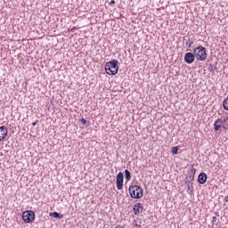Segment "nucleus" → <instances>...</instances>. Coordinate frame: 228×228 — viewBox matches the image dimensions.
<instances>
[{
  "instance_id": "1",
  "label": "nucleus",
  "mask_w": 228,
  "mask_h": 228,
  "mask_svg": "<svg viewBox=\"0 0 228 228\" xmlns=\"http://www.w3.org/2000/svg\"><path fill=\"white\" fill-rule=\"evenodd\" d=\"M195 174H197V169L195 167H191L189 171V175L185 178L187 193L190 195H193V191H195V187L193 186V181H195Z\"/></svg>"
},
{
  "instance_id": "2",
  "label": "nucleus",
  "mask_w": 228,
  "mask_h": 228,
  "mask_svg": "<svg viewBox=\"0 0 228 228\" xmlns=\"http://www.w3.org/2000/svg\"><path fill=\"white\" fill-rule=\"evenodd\" d=\"M105 72L109 76H115L118 74V61L112 59L105 64Z\"/></svg>"
},
{
  "instance_id": "3",
  "label": "nucleus",
  "mask_w": 228,
  "mask_h": 228,
  "mask_svg": "<svg viewBox=\"0 0 228 228\" xmlns=\"http://www.w3.org/2000/svg\"><path fill=\"white\" fill-rule=\"evenodd\" d=\"M128 193L131 199H142L143 197V189L139 185H130Z\"/></svg>"
},
{
  "instance_id": "4",
  "label": "nucleus",
  "mask_w": 228,
  "mask_h": 228,
  "mask_svg": "<svg viewBox=\"0 0 228 228\" xmlns=\"http://www.w3.org/2000/svg\"><path fill=\"white\" fill-rule=\"evenodd\" d=\"M197 61H204L208 58V50L200 45L193 49Z\"/></svg>"
},
{
  "instance_id": "5",
  "label": "nucleus",
  "mask_w": 228,
  "mask_h": 228,
  "mask_svg": "<svg viewBox=\"0 0 228 228\" xmlns=\"http://www.w3.org/2000/svg\"><path fill=\"white\" fill-rule=\"evenodd\" d=\"M22 220L25 224H31L35 220V212L33 210H28L23 212Z\"/></svg>"
},
{
  "instance_id": "6",
  "label": "nucleus",
  "mask_w": 228,
  "mask_h": 228,
  "mask_svg": "<svg viewBox=\"0 0 228 228\" xmlns=\"http://www.w3.org/2000/svg\"><path fill=\"white\" fill-rule=\"evenodd\" d=\"M116 184H117L118 190H122L124 188V173L123 172H119L117 175Z\"/></svg>"
},
{
  "instance_id": "7",
  "label": "nucleus",
  "mask_w": 228,
  "mask_h": 228,
  "mask_svg": "<svg viewBox=\"0 0 228 228\" xmlns=\"http://www.w3.org/2000/svg\"><path fill=\"white\" fill-rule=\"evenodd\" d=\"M195 53H191V52H188L184 54V61L185 63H188V65H191V63H193V61H195Z\"/></svg>"
},
{
  "instance_id": "8",
  "label": "nucleus",
  "mask_w": 228,
  "mask_h": 228,
  "mask_svg": "<svg viewBox=\"0 0 228 228\" xmlns=\"http://www.w3.org/2000/svg\"><path fill=\"white\" fill-rule=\"evenodd\" d=\"M8 136V128L6 126H0V142H3Z\"/></svg>"
},
{
  "instance_id": "9",
  "label": "nucleus",
  "mask_w": 228,
  "mask_h": 228,
  "mask_svg": "<svg viewBox=\"0 0 228 228\" xmlns=\"http://www.w3.org/2000/svg\"><path fill=\"white\" fill-rule=\"evenodd\" d=\"M133 211L134 215H139L140 213H143V204L137 203L134 206Z\"/></svg>"
},
{
  "instance_id": "10",
  "label": "nucleus",
  "mask_w": 228,
  "mask_h": 228,
  "mask_svg": "<svg viewBox=\"0 0 228 228\" xmlns=\"http://www.w3.org/2000/svg\"><path fill=\"white\" fill-rule=\"evenodd\" d=\"M207 181H208V175H206V173H200L198 176V183L200 184H206Z\"/></svg>"
},
{
  "instance_id": "11",
  "label": "nucleus",
  "mask_w": 228,
  "mask_h": 228,
  "mask_svg": "<svg viewBox=\"0 0 228 228\" xmlns=\"http://www.w3.org/2000/svg\"><path fill=\"white\" fill-rule=\"evenodd\" d=\"M222 126H224L222 118H217L214 123V131H220Z\"/></svg>"
},
{
  "instance_id": "12",
  "label": "nucleus",
  "mask_w": 228,
  "mask_h": 228,
  "mask_svg": "<svg viewBox=\"0 0 228 228\" xmlns=\"http://www.w3.org/2000/svg\"><path fill=\"white\" fill-rule=\"evenodd\" d=\"M49 216H53V218H59V220H61V218H63V214H60L58 212H51Z\"/></svg>"
},
{
  "instance_id": "13",
  "label": "nucleus",
  "mask_w": 228,
  "mask_h": 228,
  "mask_svg": "<svg viewBox=\"0 0 228 228\" xmlns=\"http://www.w3.org/2000/svg\"><path fill=\"white\" fill-rule=\"evenodd\" d=\"M217 63L215 62L214 64H209L208 65V70L209 72H211L212 74H215V70H217L218 68L216 67Z\"/></svg>"
},
{
  "instance_id": "14",
  "label": "nucleus",
  "mask_w": 228,
  "mask_h": 228,
  "mask_svg": "<svg viewBox=\"0 0 228 228\" xmlns=\"http://www.w3.org/2000/svg\"><path fill=\"white\" fill-rule=\"evenodd\" d=\"M194 43L193 37L188 38L185 42V45L190 49L191 47V45Z\"/></svg>"
},
{
  "instance_id": "15",
  "label": "nucleus",
  "mask_w": 228,
  "mask_h": 228,
  "mask_svg": "<svg viewBox=\"0 0 228 228\" xmlns=\"http://www.w3.org/2000/svg\"><path fill=\"white\" fill-rule=\"evenodd\" d=\"M125 179L126 181H131V172L129 170H125Z\"/></svg>"
},
{
  "instance_id": "16",
  "label": "nucleus",
  "mask_w": 228,
  "mask_h": 228,
  "mask_svg": "<svg viewBox=\"0 0 228 228\" xmlns=\"http://www.w3.org/2000/svg\"><path fill=\"white\" fill-rule=\"evenodd\" d=\"M223 108L225 111H228V97L223 102Z\"/></svg>"
},
{
  "instance_id": "17",
  "label": "nucleus",
  "mask_w": 228,
  "mask_h": 228,
  "mask_svg": "<svg viewBox=\"0 0 228 228\" xmlns=\"http://www.w3.org/2000/svg\"><path fill=\"white\" fill-rule=\"evenodd\" d=\"M79 122H81V124H83L84 126L86 125V127H88V126H90V121H86V119H85V118H82L81 119H79Z\"/></svg>"
},
{
  "instance_id": "18",
  "label": "nucleus",
  "mask_w": 228,
  "mask_h": 228,
  "mask_svg": "<svg viewBox=\"0 0 228 228\" xmlns=\"http://www.w3.org/2000/svg\"><path fill=\"white\" fill-rule=\"evenodd\" d=\"M223 127H224V129H227V130H228V118H226L223 121Z\"/></svg>"
},
{
  "instance_id": "19",
  "label": "nucleus",
  "mask_w": 228,
  "mask_h": 228,
  "mask_svg": "<svg viewBox=\"0 0 228 228\" xmlns=\"http://www.w3.org/2000/svg\"><path fill=\"white\" fill-rule=\"evenodd\" d=\"M173 154H178L179 153V146H175L172 148Z\"/></svg>"
},
{
  "instance_id": "20",
  "label": "nucleus",
  "mask_w": 228,
  "mask_h": 228,
  "mask_svg": "<svg viewBox=\"0 0 228 228\" xmlns=\"http://www.w3.org/2000/svg\"><path fill=\"white\" fill-rule=\"evenodd\" d=\"M216 220H217L216 216H213L212 217V224L216 223Z\"/></svg>"
},
{
  "instance_id": "21",
  "label": "nucleus",
  "mask_w": 228,
  "mask_h": 228,
  "mask_svg": "<svg viewBox=\"0 0 228 228\" xmlns=\"http://www.w3.org/2000/svg\"><path fill=\"white\" fill-rule=\"evenodd\" d=\"M110 6H115V0H111V1L110 2Z\"/></svg>"
},
{
  "instance_id": "22",
  "label": "nucleus",
  "mask_w": 228,
  "mask_h": 228,
  "mask_svg": "<svg viewBox=\"0 0 228 228\" xmlns=\"http://www.w3.org/2000/svg\"><path fill=\"white\" fill-rule=\"evenodd\" d=\"M37 124H38V120H36L35 122H33L32 126H37Z\"/></svg>"
},
{
  "instance_id": "23",
  "label": "nucleus",
  "mask_w": 228,
  "mask_h": 228,
  "mask_svg": "<svg viewBox=\"0 0 228 228\" xmlns=\"http://www.w3.org/2000/svg\"><path fill=\"white\" fill-rule=\"evenodd\" d=\"M115 228H124V226L120 225V224H118L115 226Z\"/></svg>"
},
{
  "instance_id": "24",
  "label": "nucleus",
  "mask_w": 228,
  "mask_h": 228,
  "mask_svg": "<svg viewBox=\"0 0 228 228\" xmlns=\"http://www.w3.org/2000/svg\"><path fill=\"white\" fill-rule=\"evenodd\" d=\"M224 200V202H228V196H225Z\"/></svg>"
},
{
  "instance_id": "25",
  "label": "nucleus",
  "mask_w": 228,
  "mask_h": 228,
  "mask_svg": "<svg viewBox=\"0 0 228 228\" xmlns=\"http://www.w3.org/2000/svg\"><path fill=\"white\" fill-rule=\"evenodd\" d=\"M215 215H216V216H220V214H219L218 212H215Z\"/></svg>"
}]
</instances>
